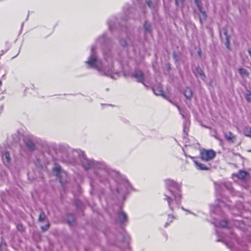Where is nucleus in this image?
Segmentation results:
<instances>
[{"instance_id":"f3484780","label":"nucleus","mask_w":251,"mask_h":251,"mask_svg":"<svg viewBox=\"0 0 251 251\" xmlns=\"http://www.w3.org/2000/svg\"><path fill=\"white\" fill-rule=\"evenodd\" d=\"M195 74L197 76L199 75L201 77L204 76V74L202 69L200 67H197L196 68V71L195 72Z\"/></svg>"},{"instance_id":"393cba45","label":"nucleus","mask_w":251,"mask_h":251,"mask_svg":"<svg viewBox=\"0 0 251 251\" xmlns=\"http://www.w3.org/2000/svg\"><path fill=\"white\" fill-rule=\"evenodd\" d=\"M226 46L227 48H228V49L229 48V40L228 37H226Z\"/></svg>"},{"instance_id":"aec40b11","label":"nucleus","mask_w":251,"mask_h":251,"mask_svg":"<svg viewBox=\"0 0 251 251\" xmlns=\"http://www.w3.org/2000/svg\"><path fill=\"white\" fill-rule=\"evenodd\" d=\"M245 98L248 102H251V92L249 91L248 93L245 95Z\"/></svg>"},{"instance_id":"c756f323","label":"nucleus","mask_w":251,"mask_h":251,"mask_svg":"<svg viewBox=\"0 0 251 251\" xmlns=\"http://www.w3.org/2000/svg\"><path fill=\"white\" fill-rule=\"evenodd\" d=\"M200 21H201V23H202V21H201V18H200Z\"/></svg>"},{"instance_id":"0eeeda50","label":"nucleus","mask_w":251,"mask_h":251,"mask_svg":"<svg viewBox=\"0 0 251 251\" xmlns=\"http://www.w3.org/2000/svg\"><path fill=\"white\" fill-rule=\"evenodd\" d=\"M2 161L4 164H9L11 161L10 153L8 151H5L2 153Z\"/></svg>"},{"instance_id":"20e7f679","label":"nucleus","mask_w":251,"mask_h":251,"mask_svg":"<svg viewBox=\"0 0 251 251\" xmlns=\"http://www.w3.org/2000/svg\"><path fill=\"white\" fill-rule=\"evenodd\" d=\"M132 76L135 77L138 82L144 83V74L142 71L140 70H137L135 72Z\"/></svg>"},{"instance_id":"412c9836","label":"nucleus","mask_w":251,"mask_h":251,"mask_svg":"<svg viewBox=\"0 0 251 251\" xmlns=\"http://www.w3.org/2000/svg\"><path fill=\"white\" fill-rule=\"evenodd\" d=\"M121 221L124 222L126 220V215L124 213H120V217Z\"/></svg>"},{"instance_id":"4be33fe9","label":"nucleus","mask_w":251,"mask_h":251,"mask_svg":"<svg viewBox=\"0 0 251 251\" xmlns=\"http://www.w3.org/2000/svg\"><path fill=\"white\" fill-rule=\"evenodd\" d=\"M144 28L147 31H150L151 29V25L145 22L144 25Z\"/></svg>"},{"instance_id":"f257e3e1","label":"nucleus","mask_w":251,"mask_h":251,"mask_svg":"<svg viewBox=\"0 0 251 251\" xmlns=\"http://www.w3.org/2000/svg\"><path fill=\"white\" fill-rule=\"evenodd\" d=\"M165 183L167 188L173 195V198L166 196L165 200L167 201L171 210L173 211L174 204L175 203L176 205L179 204L181 195L179 193L178 185L176 182L171 179H167Z\"/></svg>"},{"instance_id":"6ab92c4d","label":"nucleus","mask_w":251,"mask_h":251,"mask_svg":"<svg viewBox=\"0 0 251 251\" xmlns=\"http://www.w3.org/2000/svg\"><path fill=\"white\" fill-rule=\"evenodd\" d=\"M17 229L18 231L23 232L25 231V227L21 224H18L17 226Z\"/></svg>"},{"instance_id":"7ed1b4c3","label":"nucleus","mask_w":251,"mask_h":251,"mask_svg":"<svg viewBox=\"0 0 251 251\" xmlns=\"http://www.w3.org/2000/svg\"><path fill=\"white\" fill-rule=\"evenodd\" d=\"M191 158L193 161L194 164L197 169L203 171H207L210 169V167L207 166L199 162L195 159V157H191Z\"/></svg>"},{"instance_id":"9d476101","label":"nucleus","mask_w":251,"mask_h":251,"mask_svg":"<svg viewBox=\"0 0 251 251\" xmlns=\"http://www.w3.org/2000/svg\"><path fill=\"white\" fill-rule=\"evenodd\" d=\"M195 1L198 7L200 12L201 13L203 18L204 19L206 18V13L205 11L202 10V7L201 4V0H195Z\"/></svg>"},{"instance_id":"f8f14e48","label":"nucleus","mask_w":251,"mask_h":251,"mask_svg":"<svg viewBox=\"0 0 251 251\" xmlns=\"http://www.w3.org/2000/svg\"><path fill=\"white\" fill-rule=\"evenodd\" d=\"M243 133L245 136L251 137V127L249 126H245L244 128Z\"/></svg>"},{"instance_id":"bb28decb","label":"nucleus","mask_w":251,"mask_h":251,"mask_svg":"<svg viewBox=\"0 0 251 251\" xmlns=\"http://www.w3.org/2000/svg\"><path fill=\"white\" fill-rule=\"evenodd\" d=\"M248 52L250 56H251V48L248 49Z\"/></svg>"},{"instance_id":"9b49d317","label":"nucleus","mask_w":251,"mask_h":251,"mask_svg":"<svg viewBox=\"0 0 251 251\" xmlns=\"http://www.w3.org/2000/svg\"><path fill=\"white\" fill-rule=\"evenodd\" d=\"M184 95L185 97L188 99H190L192 96L193 92L191 88L187 87L186 88L184 91Z\"/></svg>"},{"instance_id":"cd10ccee","label":"nucleus","mask_w":251,"mask_h":251,"mask_svg":"<svg viewBox=\"0 0 251 251\" xmlns=\"http://www.w3.org/2000/svg\"><path fill=\"white\" fill-rule=\"evenodd\" d=\"M2 85V82L1 81H0V87Z\"/></svg>"},{"instance_id":"423d86ee","label":"nucleus","mask_w":251,"mask_h":251,"mask_svg":"<svg viewBox=\"0 0 251 251\" xmlns=\"http://www.w3.org/2000/svg\"><path fill=\"white\" fill-rule=\"evenodd\" d=\"M153 91L156 95L161 96L162 97L167 99L165 92L163 91L162 87L161 86L154 87L153 89Z\"/></svg>"},{"instance_id":"a211bd4d","label":"nucleus","mask_w":251,"mask_h":251,"mask_svg":"<svg viewBox=\"0 0 251 251\" xmlns=\"http://www.w3.org/2000/svg\"><path fill=\"white\" fill-rule=\"evenodd\" d=\"M46 218L45 213L44 212L42 211L39 216V221L43 222Z\"/></svg>"},{"instance_id":"a878e982","label":"nucleus","mask_w":251,"mask_h":251,"mask_svg":"<svg viewBox=\"0 0 251 251\" xmlns=\"http://www.w3.org/2000/svg\"><path fill=\"white\" fill-rule=\"evenodd\" d=\"M151 1L150 0L147 1V4L149 6H151Z\"/></svg>"},{"instance_id":"ddd939ff","label":"nucleus","mask_w":251,"mask_h":251,"mask_svg":"<svg viewBox=\"0 0 251 251\" xmlns=\"http://www.w3.org/2000/svg\"><path fill=\"white\" fill-rule=\"evenodd\" d=\"M53 171L56 173V176L59 177L61 173V166L58 164L55 163L53 168Z\"/></svg>"},{"instance_id":"5701e85b","label":"nucleus","mask_w":251,"mask_h":251,"mask_svg":"<svg viewBox=\"0 0 251 251\" xmlns=\"http://www.w3.org/2000/svg\"><path fill=\"white\" fill-rule=\"evenodd\" d=\"M183 2L184 0H176V3L178 6L182 5Z\"/></svg>"},{"instance_id":"dca6fc26","label":"nucleus","mask_w":251,"mask_h":251,"mask_svg":"<svg viewBox=\"0 0 251 251\" xmlns=\"http://www.w3.org/2000/svg\"><path fill=\"white\" fill-rule=\"evenodd\" d=\"M26 145L29 150L33 151L35 149L34 144L30 140L26 142Z\"/></svg>"},{"instance_id":"2eb2a0df","label":"nucleus","mask_w":251,"mask_h":251,"mask_svg":"<svg viewBox=\"0 0 251 251\" xmlns=\"http://www.w3.org/2000/svg\"><path fill=\"white\" fill-rule=\"evenodd\" d=\"M238 71H239V74H240V75L242 76L249 77V73L245 69H244L242 68H240L238 69Z\"/></svg>"},{"instance_id":"b1692460","label":"nucleus","mask_w":251,"mask_h":251,"mask_svg":"<svg viewBox=\"0 0 251 251\" xmlns=\"http://www.w3.org/2000/svg\"><path fill=\"white\" fill-rule=\"evenodd\" d=\"M49 226H50V224H48L47 225H46L45 226H42V229L43 230V231H46L49 228Z\"/></svg>"},{"instance_id":"4468645a","label":"nucleus","mask_w":251,"mask_h":251,"mask_svg":"<svg viewBox=\"0 0 251 251\" xmlns=\"http://www.w3.org/2000/svg\"><path fill=\"white\" fill-rule=\"evenodd\" d=\"M175 219V216L172 214H169L168 216L167 222L165 223V227H167L171 223H172Z\"/></svg>"},{"instance_id":"6e6552de","label":"nucleus","mask_w":251,"mask_h":251,"mask_svg":"<svg viewBox=\"0 0 251 251\" xmlns=\"http://www.w3.org/2000/svg\"><path fill=\"white\" fill-rule=\"evenodd\" d=\"M249 176V174L243 170H240L237 174V177L240 179H244Z\"/></svg>"},{"instance_id":"39448f33","label":"nucleus","mask_w":251,"mask_h":251,"mask_svg":"<svg viewBox=\"0 0 251 251\" xmlns=\"http://www.w3.org/2000/svg\"><path fill=\"white\" fill-rule=\"evenodd\" d=\"M224 137L226 141L230 143H234L236 139V136L231 131L225 132Z\"/></svg>"},{"instance_id":"1a4fd4ad","label":"nucleus","mask_w":251,"mask_h":251,"mask_svg":"<svg viewBox=\"0 0 251 251\" xmlns=\"http://www.w3.org/2000/svg\"><path fill=\"white\" fill-rule=\"evenodd\" d=\"M97 59L96 56H91L88 61V64L92 67H97Z\"/></svg>"},{"instance_id":"c85d7f7f","label":"nucleus","mask_w":251,"mask_h":251,"mask_svg":"<svg viewBox=\"0 0 251 251\" xmlns=\"http://www.w3.org/2000/svg\"><path fill=\"white\" fill-rule=\"evenodd\" d=\"M68 224H69V225H71V222H70V221H68Z\"/></svg>"},{"instance_id":"f03ea898","label":"nucleus","mask_w":251,"mask_h":251,"mask_svg":"<svg viewBox=\"0 0 251 251\" xmlns=\"http://www.w3.org/2000/svg\"><path fill=\"white\" fill-rule=\"evenodd\" d=\"M216 155V152L212 149H201L200 151V158L203 161H210Z\"/></svg>"}]
</instances>
